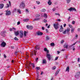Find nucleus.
I'll return each instance as SVG.
<instances>
[{
  "label": "nucleus",
  "instance_id": "423d86ee",
  "mask_svg": "<svg viewBox=\"0 0 80 80\" xmlns=\"http://www.w3.org/2000/svg\"><path fill=\"white\" fill-rule=\"evenodd\" d=\"M8 10L5 11L6 12V15H10L11 14V12H10V11H8Z\"/></svg>",
  "mask_w": 80,
  "mask_h": 80
},
{
  "label": "nucleus",
  "instance_id": "f8f14e48",
  "mask_svg": "<svg viewBox=\"0 0 80 80\" xmlns=\"http://www.w3.org/2000/svg\"><path fill=\"white\" fill-rule=\"evenodd\" d=\"M4 7V4L1 3L0 4V9H2Z\"/></svg>",
  "mask_w": 80,
  "mask_h": 80
},
{
  "label": "nucleus",
  "instance_id": "0e129e2a",
  "mask_svg": "<svg viewBox=\"0 0 80 80\" xmlns=\"http://www.w3.org/2000/svg\"><path fill=\"white\" fill-rule=\"evenodd\" d=\"M57 75H58V73H57L56 72V73H55V76H57Z\"/></svg>",
  "mask_w": 80,
  "mask_h": 80
},
{
  "label": "nucleus",
  "instance_id": "c85d7f7f",
  "mask_svg": "<svg viewBox=\"0 0 80 80\" xmlns=\"http://www.w3.org/2000/svg\"><path fill=\"white\" fill-rule=\"evenodd\" d=\"M55 45V44H54V43L52 42L51 43V46H54Z\"/></svg>",
  "mask_w": 80,
  "mask_h": 80
},
{
  "label": "nucleus",
  "instance_id": "49530a36",
  "mask_svg": "<svg viewBox=\"0 0 80 80\" xmlns=\"http://www.w3.org/2000/svg\"><path fill=\"white\" fill-rule=\"evenodd\" d=\"M18 52H15V55H17V54L18 53Z\"/></svg>",
  "mask_w": 80,
  "mask_h": 80
},
{
  "label": "nucleus",
  "instance_id": "393cba45",
  "mask_svg": "<svg viewBox=\"0 0 80 80\" xmlns=\"http://www.w3.org/2000/svg\"><path fill=\"white\" fill-rule=\"evenodd\" d=\"M44 17H45V18H47V14L46 13H45L44 14Z\"/></svg>",
  "mask_w": 80,
  "mask_h": 80
},
{
  "label": "nucleus",
  "instance_id": "37998d69",
  "mask_svg": "<svg viewBox=\"0 0 80 80\" xmlns=\"http://www.w3.org/2000/svg\"><path fill=\"white\" fill-rule=\"evenodd\" d=\"M58 58V57H56V58H55V60H57Z\"/></svg>",
  "mask_w": 80,
  "mask_h": 80
},
{
  "label": "nucleus",
  "instance_id": "4be33fe9",
  "mask_svg": "<svg viewBox=\"0 0 80 80\" xmlns=\"http://www.w3.org/2000/svg\"><path fill=\"white\" fill-rule=\"evenodd\" d=\"M29 21V19H25L23 20V22H28V21Z\"/></svg>",
  "mask_w": 80,
  "mask_h": 80
},
{
  "label": "nucleus",
  "instance_id": "de8ad7c7",
  "mask_svg": "<svg viewBox=\"0 0 80 80\" xmlns=\"http://www.w3.org/2000/svg\"><path fill=\"white\" fill-rule=\"evenodd\" d=\"M16 11H17V9L14 8V12H16Z\"/></svg>",
  "mask_w": 80,
  "mask_h": 80
},
{
  "label": "nucleus",
  "instance_id": "b1692460",
  "mask_svg": "<svg viewBox=\"0 0 80 80\" xmlns=\"http://www.w3.org/2000/svg\"><path fill=\"white\" fill-rule=\"evenodd\" d=\"M75 30V28H72L71 29V33H73L74 32V30Z\"/></svg>",
  "mask_w": 80,
  "mask_h": 80
},
{
  "label": "nucleus",
  "instance_id": "bb28decb",
  "mask_svg": "<svg viewBox=\"0 0 80 80\" xmlns=\"http://www.w3.org/2000/svg\"><path fill=\"white\" fill-rule=\"evenodd\" d=\"M68 26L69 27H70V28H73V26H72V25H70V24H69Z\"/></svg>",
  "mask_w": 80,
  "mask_h": 80
},
{
  "label": "nucleus",
  "instance_id": "6e6d98bb",
  "mask_svg": "<svg viewBox=\"0 0 80 80\" xmlns=\"http://www.w3.org/2000/svg\"><path fill=\"white\" fill-rule=\"evenodd\" d=\"M36 2L38 4H40V2H38V1H36Z\"/></svg>",
  "mask_w": 80,
  "mask_h": 80
},
{
  "label": "nucleus",
  "instance_id": "4c0bfd02",
  "mask_svg": "<svg viewBox=\"0 0 80 80\" xmlns=\"http://www.w3.org/2000/svg\"><path fill=\"white\" fill-rule=\"evenodd\" d=\"M36 69H37V70H40V67H36Z\"/></svg>",
  "mask_w": 80,
  "mask_h": 80
},
{
  "label": "nucleus",
  "instance_id": "ea45409f",
  "mask_svg": "<svg viewBox=\"0 0 80 80\" xmlns=\"http://www.w3.org/2000/svg\"><path fill=\"white\" fill-rule=\"evenodd\" d=\"M40 17L39 14H36V17Z\"/></svg>",
  "mask_w": 80,
  "mask_h": 80
},
{
  "label": "nucleus",
  "instance_id": "c03bdc74",
  "mask_svg": "<svg viewBox=\"0 0 80 80\" xmlns=\"http://www.w3.org/2000/svg\"><path fill=\"white\" fill-rule=\"evenodd\" d=\"M72 23L73 25H74L75 24V21H73L72 22Z\"/></svg>",
  "mask_w": 80,
  "mask_h": 80
},
{
  "label": "nucleus",
  "instance_id": "9b49d317",
  "mask_svg": "<svg viewBox=\"0 0 80 80\" xmlns=\"http://www.w3.org/2000/svg\"><path fill=\"white\" fill-rule=\"evenodd\" d=\"M33 53L34 55H36L37 52H36V51H35V50H34V52L33 51L32 52L31 55H32V56H33Z\"/></svg>",
  "mask_w": 80,
  "mask_h": 80
},
{
  "label": "nucleus",
  "instance_id": "864d4df0",
  "mask_svg": "<svg viewBox=\"0 0 80 80\" xmlns=\"http://www.w3.org/2000/svg\"><path fill=\"white\" fill-rule=\"evenodd\" d=\"M61 42L62 43H63V42H64V41H63V40H61Z\"/></svg>",
  "mask_w": 80,
  "mask_h": 80
},
{
  "label": "nucleus",
  "instance_id": "6e6552de",
  "mask_svg": "<svg viewBox=\"0 0 80 80\" xmlns=\"http://www.w3.org/2000/svg\"><path fill=\"white\" fill-rule=\"evenodd\" d=\"M27 28L29 29V30H32L33 28V26H27Z\"/></svg>",
  "mask_w": 80,
  "mask_h": 80
},
{
  "label": "nucleus",
  "instance_id": "2f4dec72",
  "mask_svg": "<svg viewBox=\"0 0 80 80\" xmlns=\"http://www.w3.org/2000/svg\"><path fill=\"white\" fill-rule=\"evenodd\" d=\"M27 33H28V32H26L25 31H24V37H25L26 36V34Z\"/></svg>",
  "mask_w": 80,
  "mask_h": 80
},
{
  "label": "nucleus",
  "instance_id": "412c9836",
  "mask_svg": "<svg viewBox=\"0 0 80 80\" xmlns=\"http://www.w3.org/2000/svg\"><path fill=\"white\" fill-rule=\"evenodd\" d=\"M18 12L19 13H21V11L20 10V9H17Z\"/></svg>",
  "mask_w": 80,
  "mask_h": 80
},
{
  "label": "nucleus",
  "instance_id": "f257e3e1",
  "mask_svg": "<svg viewBox=\"0 0 80 80\" xmlns=\"http://www.w3.org/2000/svg\"><path fill=\"white\" fill-rule=\"evenodd\" d=\"M19 8H25V4L24 3V2H22L20 4Z\"/></svg>",
  "mask_w": 80,
  "mask_h": 80
},
{
  "label": "nucleus",
  "instance_id": "4d7b16f0",
  "mask_svg": "<svg viewBox=\"0 0 80 80\" xmlns=\"http://www.w3.org/2000/svg\"><path fill=\"white\" fill-rule=\"evenodd\" d=\"M58 22H61V20H60V19H59L57 20Z\"/></svg>",
  "mask_w": 80,
  "mask_h": 80
},
{
  "label": "nucleus",
  "instance_id": "09e8293b",
  "mask_svg": "<svg viewBox=\"0 0 80 80\" xmlns=\"http://www.w3.org/2000/svg\"><path fill=\"white\" fill-rule=\"evenodd\" d=\"M20 22L19 21L17 22V25H20Z\"/></svg>",
  "mask_w": 80,
  "mask_h": 80
},
{
  "label": "nucleus",
  "instance_id": "c9c22d12",
  "mask_svg": "<svg viewBox=\"0 0 80 80\" xmlns=\"http://www.w3.org/2000/svg\"><path fill=\"white\" fill-rule=\"evenodd\" d=\"M55 69H56V67L54 66L53 67H52V70H55Z\"/></svg>",
  "mask_w": 80,
  "mask_h": 80
},
{
  "label": "nucleus",
  "instance_id": "473e14b6",
  "mask_svg": "<svg viewBox=\"0 0 80 80\" xmlns=\"http://www.w3.org/2000/svg\"><path fill=\"white\" fill-rule=\"evenodd\" d=\"M43 22H44V23H47V19H44L43 20Z\"/></svg>",
  "mask_w": 80,
  "mask_h": 80
},
{
  "label": "nucleus",
  "instance_id": "a211bd4d",
  "mask_svg": "<svg viewBox=\"0 0 80 80\" xmlns=\"http://www.w3.org/2000/svg\"><path fill=\"white\" fill-rule=\"evenodd\" d=\"M18 31L17 32H15V34L16 36H17V35H18L19 34V32H18Z\"/></svg>",
  "mask_w": 80,
  "mask_h": 80
},
{
  "label": "nucleus",
  "instance_id": "ddd939ff",
  "mask_svg": "<svg viewBox=\"0 0 80 80\" xmlns=\"http://www.w3.org/2000/svg\"><path fill=\"white\" fill-rule=\"evenodd\" d=\"M66 32H67V33L68 34V32H69V31H70V28H68L67 29H66Z\"/></svg>",
  "mask_w": 80,
  "mask_h": 80
},
{
  "label": "nucleus",
  "instance_id": "052dcab7",
  "mask_svg": "<svg viewBox=\"0 0 80 80\" xmlns=\"http://www.w3.org/2000/svg\"><path fill=\"white\" fill-rule=\"evenodd\" d=\"M75 37L76 38H77L78 37V35L76 34V35L75 36Z\"/></svg>",
  "mask_w": 80,
  "mask_h": 80
},
{
  "label": "nucleus",
  "instance_id": "3c124183",
  "mask_svg": "<svg viewBox=\"0 0 80 80\" xmlns=\"http://www.w3.org/2000/svg\"><path fill=\"white\" fill-rule=\"evenodd\" d=\"M55 15H59V16H60V14L58 13H55Z\"/></svg>",
  "mask_w": 80,
  "mask_h": 80
},
{
  "label": "nucleus",
  "instance_id": "e2e57ef3",
  "mask_svg": "<svg viewBox=\"0 0 80 80\" xmlns=\"http://www.w3.org/2000/svg\"><path fill=\"white\" fill-rule=\"evenodd\" d=\"M53 11H55V10H56V8H53Z\"/></svg>",
  "mask_w": 80,
  "mask_h": 80
},
{
  "label": "nucleus",
  "instance_id": "7ed1b4c3",
  "mask_svg": "<svg viewBox=\"0 0 80 80\" xmlns=\"http://www.w3.org/2000/svg\"><path fill=\"white\" fill-rule=\"evenodd\" d=\"M53 27L54 28L56 29V30H57L58 28V23H54L53 24Z\"/></svg>",
  "mask_w": 80,
  "mask_h": 80
},
{
  "label": "nucleus",
  "instance_id": "cd10ccee",
  "mask_svg": "<svg viewBox=\"0 0 80 80\" xmlns=\"http://www.w3.org/2000/svg\"><path fill=\"white\" fill-rule=\"evenodd\" d=\"M14 40H15L18 41V39L17 38V37H15L14 38Z\"/></svg>",
  "mask_w": 80,
  "mask_h": 80
},
{
  "label": "nucleus",
  "instance_id": "79ce46f5",
  "mask_svg": "<svg viewBox=\"0 0 80 80\" xmlns=\"http://www.w3.org/2000/svg\"><path fill=\"white\" fill-rule=\"evenodd\" d=\"M32 65L33 68H35V65L33 63L32 64Z\"/></svg>",
  "mask_w": 80,
  "mask_h": 80
},
{
  "label": "nucleus",
  "instance_id": "f3484780",
  "mask_svg": "<svg viewBox=\"0 0 80 80\" xmlns=\"http://www.w3.org/2000/svg\"><path fill=\"white\" fill-rule=\"evenodd\" d=\"M70 70V67L69 66L67 67L66 70V72H69V70Z\"/></svg>",
  "mask_w": 80,
  "mask_h": 80
},
{
  "label": "nucleus",
  "instance_id": "f704fd0d",
  "mask_svg": "<svg viewBox=\"0 0 80 80\" xmlns=\"http://www.w3.org/2000/svg\"><path fill=\"white\" fill-rule=\"evenodd\" d=\"M62 33H63V34H65V33H67V31L65 30L64 32H63Z\"/></svg>",
  "mask_w": 80,
  "mask_h": 80
},
{
  "label": "nucleus",
  "instance_id": "a18cd8bd",
  "mask_svg": "<svg viewBox=\"0 0 80 80\" xmlns=\"http://www.w3.org/2000/svg\"><path fill=\"white\" fill-rule=\"evenodd\" d=\"M11 48H12V49H14L15 47H14V46H11Z\"/></svg>",
  "mask_w": 80,
  "mask_h": 80
},
{
  "label": "nucleus",
  "instance_id": "e433bc0d",
  "mask_svg": "<svg viewBox=\"0 0 80 80\" xmlns=\"http://www.w3.org/2000/svg\"><path fill=\"white\" fill-rule=\"evenodd\" d=\"M59 72H60V69H58L57 71H56V72L58 74L59 73Z\"/></svg>",
  "mask_w": 80,
  "mask_h": 80
},
{
  "label": "nucleus",
  "instance_id": "39448f33",
  "mask_svg": "<svg viewBox=\"0 0 80 80\" xmlns=\"http://www.w3.org/2000/svg\"><path fill=\"white\" fill-rule=\"evenodd\" d=\"M5 46H6V43H5L4 41L2 42L1 44V47H5Z\"/></svg>",
  "mask_w": 80,
  "mask_h": 80
},
{
  "label": "nucleus",
  "instance_id": "338daca9",
  "mask_svg": "<svg viewBox=\"0 0 80 80\" xmlns=\"http://www.w3.org/2000/svg\"><path fill=\"white\" fill-rule=\"evenodd\" d=\"M12 28H10V29H9V30H10V31H11V32H12V30H12Z\"/></svg>",
  "mask_w": 80,
  "mask_h": 80
},
{
  "label": "nucleus",
  "instance_id": "72a5a7b5",
  "mask_svg": "<svg viewBox=\"0 0 80 80\" xmlns=\"http://www.w3.org/2000/svg\"><path fill=\"white\" fill-rule=\"evenodd\" d=\"M74 46H73V45H72L70 47V48H74Z\"/></svg>",
  "mask_w": 80,
  "mask_h": 80
},
{
  "label": "nucleus",
  "instance_id": "2eb2a0df",
  "mask_svg": "<svg viewBox=\"0 0 80 80\" xmlns=\"http://www.w3.org/2000/svg\"><path fill=\"white\" fill-rule=\"evenodd\" d=\"M37 35H43V33L40 32H37Z\"/></svg>",
  "mask_w": 80,
  "mask_h": 80
},
{
  "label": "nucleus",
  "instance_id": "20e7f679",
  "mask_svg": "<svg viewBox=\"0 0 80 80\" xmlns=\"http://www.w3.org/2000/svg\"><path fill=\"white\" fill-rule=\"evenodd\" d=\"M46 57L47 58H48L49 61H50L51 59V56H50V54L47 53Z\"/></svg>",
  "mask_w": 80,
  "mask_h": 80
},
{
  "label": "nucleus",
  "instance_id": "69168bd1",
  "mask_svg": "<svg viewBox=\"0 0 80 80\" xmlns=\"http://www.w3.org/2000/svg\"><path fill=\"white\" fill-rule=\"evenodd\" d=\"M6 32V31H5L2 32L3 33H5Z\"/></svg>",
  "mask_w": 80,
  "mask_h": 80
},
{
  "label": "nucleus",
  "instance_id": "aec40b11",
  "mask_svg": "<svg viewBox=\"0 0 80 80\" xmlns=\"http://www.w3.org/2000/svg\"><path fill=\"white\" fill-rule=\"evenodd\" d=\"M63 28H60L59 29V32H63Z\"/></svg>",
  "mask_w": 80,
  "mask_h": 80
},
{
  "label": "nucleus",
  "instance_id": "13d9d810",
  "mask_svg": "<svg viewBox=\"0 0 80 80\" xmlns=\"http://www.w3.org/2000/svg\"><path fill=\"white\" fill-rule=\"evenodd\" d=\"M38 58H36V59H35L36 61V62H37V61H38Z\"/></svg>",
  "mask_w": 80,
  "mask_h": 80
},
{
  "label": "nucleus",
  "instance_id": "680f3d73",
  "mask_svg": "<svg viewBox=\"0 0 80 80\" xmlns=\"http://www.w3.org/2000/svg\"><path fill=\"white\" fill-rule=\"evenodd\" d=\"M77 42H75V43H73V44H72V45H75V44H76V43H77Z\"/></svg>",
  "mask_w": 80,
  "mask_h": 80
},
{
  "label": "nucleus",
  "instance_id": "58836bf2",
  "mask_svg": "<svg viewBox=\"0 0 80 80\" xmlns=\"http://www.w3.org/2000/svg\"><path fill=\"white\" fill-rule=\"evenodd\" d=\"M9 6L11 7L12 5L11 4V2L10 1H9Z\"/></svg>",
  "mask_w": 80,
  "mask_h": 80
},
{
  "label": "nucleus",
  "instance_id": "5fc2aeb1",
  "mask_svg": "<svg viewBox=\"0 0 80 80\" xmlns=\"http://www.w3.org/2000/svg\"><path fill=\"white\" fill-rule=\"evenodd\" d=\"M46 52H47V53H49V50H48Z\"/></svg>",
  "mask_w": 80,
  "mask_h": 80
},
{
  "label": "nucleus",
  "instance_id": "0eeeda50",
  "mask_svg": "<svg viewBox=\"0 0 80 80\" xmlns=\"http://www.w3.org/2000/svg\"><path fill=\"white\" fill-rule=\"evenodd\" d=\"M20 38H23V32L22 31H20Z\"/></svg>",
  "mask_w": 80,
  "mask_h": 80
},
{
  "label": "nucleus",
  "instance_id": "a19ab883",
  "mask_svg": "<svg viewBox=\"0 0 80 80\" xmlns=\"http://www.w3.org/2000/svg\"><path fill=\"white\" fill-rule=\"evenodd\" d=\"M48 50V49H47L46 48H44V51H45V52H46V51H47Z\"/></svg>",
  "mask_w": 80,
  "mask_h": 80
},
{
  "label": "nucleus",
  "instance_id": "5701e85b",
  "mask_svg": "<svg viewBox=\"0 0 80 80\" xmlns=\"http://www.w3.org/2000/svg\"><path fill=\"white\" fill-rule=\"evenodd\" d=\"M9 7L10 5H9V4H7L6 5L5 8H8Z\"/></svg>",
  "mask_w": 80,
  "mask_h": 80
},
{
  "label": "nucleus",
  "instance_id": "dca6fc26",
  "mask_svg": "<svg viewBox=\"0 0 80 80\" xmlns=\"http://www.w3.org/2000/svg\"><path fill=\"white\" fill-rule=\"evenodd\" d=\"M48 3V4L49 5H52V2H51V0H49Z\"/></svg>",
  "mask_w": 80,
  "mask_h": 80
},
{
  "label": "nucleus",
  "instance_id": "1a4fd4ad",
  "mask_svg": "<svg viewBox=\"0 0 80 80\" xmlns=\"http://www.w3.org/2000/svg\"><path fill=\"white\" fill-rule=\"evenodd\" d=\"M40 20V18H36L33 19L32 21L33 22H35V21H37V20Z\"/></svg>",
  "mask_w": 80,
  "mask_h": 80
},
{
  "label": "nucleus",
  "instance_id": "c756f323",
  "mask_svg": "<svg viewBox=\"0 0 80 80\" xmlns=\"http://www.w3.org/2000/svg\"><path fill=\"white\" fill-rule=\"evenodd\" d=\"M46 40H49L50 39V38H49V37H48V36H46Z\"/></svg>",
  "mask_w": 80,
  "mask_h": 80
},
{
  "label": "nucleus",
  "instance_id": "774afa93",
  "mask_svg": "<svg viewBox=\"0 0 80 80\" xmlns=\"http://www.w3.org/2000/svg\"><path fill=\"white\" fill-rule=\"evenodd\" d=\"M26 57H27V58H28V57H29V56L27 54L26 55Z\"/></svg>",
  "mask_w": 80,
  "mask_h": 80
},
{
  "label": "nucleus",
  "instance_id": "bf43d9fd",
  "mask_svg": "<svg viewBox=\"0 0 80 80\" xmlns=\"http://www.w3.org/2000/svg\"><path fill=\"white\" fill-rule=\"evenodd\" d=\"M78 32H80V28H78Z\"/></svg>",
  "mask_w": 80,
  "mask_h": 80
},
{
  "label": "nucleus",
  "instance_id": "9d476101",
  "mask_svg": "<svg viewBox=\"0 0 80 80\" xmlns=\"http://www.w3.org/2000/svg\"><path fill=\"white\" fill-rule=\"evenodd\" d=\"M42 64H45V63H47V60L46 59H43L42 60Z\"/></svg>",
  "mask_w": 80,
  "mask_h": 80
},
{
  "label": "nucleus",
  "instance_id": "7c9ffc66",
  "mask_svg": "<svg viewBox=\"0 0 80 80\" xmlns=\"http://www.w3.org/2000/svg\"><path fill=\"white\" fill-rule=\"evenodd\" d=\"M66 1H67V3L68 4L70 3V2L71 0H66Z\"/></svg>",
  "mask_w": 80,
  "mask_h": 80
},
{
  "label": "nucleus",
  "instance_id": "4468645a",
  "mask_svg": "<svg viewBox=\"0 0 80 80\" xmlns=\"http://www.w3.org/2000/svg\"><path fill=\"white\" fill-rule=\"evenodd\" d=\"M80 75V72H77L75 76L76 77H79Z\"/></svg>",
  "mask_w": 80,
  "mask_h": 80
},
{
  "label": "nucleus",
  "instance_id": "a878e982",
  "mask_svg": "<svg viewBox=\"0 0 80 80\" xmlns=\"http://www.w3.org/2000/svg\"><path fill=\"white\" fill-rule=\"evenodd\" d=\"M46 11V9H42V10H41V12H45Z\"/></svg>",
  "mask_w": 80,
  "mask_h": 80
},
{
  "label": "nucleus",
  "instance_id": "f03ea898",
  "mask_svg": "<svg viewBox=\"0 0 80 80\" xmlns=\"http://www.w3.org/2000/svg\"><path fill=\"white\" fill-rule=\"evenodd\" d=\"M68 10L70 12H72V11H75V12H76L77 11L75 8H73L72 7H71L69 9H68Z\"/></svg>",
  "mask_w": 80,
  "mask_h": 80
},
{
  "label": "nucleus",
  "instance_id": "8fccbe9b",
  "mask_svg": "<svg viewBox=\"0 0 80 80\" xmlns=\"http://www.w3.org/2000/svg\"><path fill=\"white\" fill-rule=\"evenodd\" d=\"M42 30H45V27H42Z\"/></svg>",
  "mask_w": 80,
  "mask_h": 80
},
{
  "label": "nucleus",
  "instance_id": "6ab92c4d",
  "mask_svg": "<svg viewBox=\"0 0 80 80\" xmlns=\"http://www.w3.org/2000/svg\"><path fill=\"white\" fill-rule=\"evenodd\" d=\"M68 44H64V48H66L67 49H68Z\"/></svg>",
  "mask_w": 80,
  "mask_h": 80
},
{
  "label": "nucleus",
  "instance_id": "603ef678",
  "mask_svg": "<svg viewBox=\"0 0 80 80\" xmlns=\"http://www.w3.org/2000/svg\"><path fill=\"white\" fill-rule=\"evenodd\" d=\"M78 62H80V58H78Z\"/></svg>",
  "mask_w": 80,
  "mask_h": 80
}]
</instances>
